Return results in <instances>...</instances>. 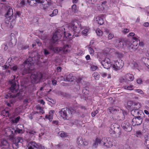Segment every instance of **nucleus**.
I'll use <instances>...</instances> for the list:
<instances>
[{"label": "nucleus", "instance_id": "nucleus-48", "mask_svg": "<svg viewBox=\"0 0 149 149\" xmlns=\"http://www.w3.org/2000/svg\"><path fill=\"white\" fill-rule=\"evenodd\" d=\"M88 50L90 54L91 55H93L94 53V51L93 49L91 47H89L88 48Z\"/></svg>", "mask_w": 149, "mask_h": 149}, {"label": "nucleus", "instance_id": "nucleus-60", "mask_svg": "<svg viewBox=\"0 0 149 149\" xmlns=\"http://www.w3.org/2000/svg\"><path fill=\"white\" fill-rule=\"evenodd\" d=\"M36 43L39 46H40L41 45V43L39 41V40H37L36 41Z\"/></svg>", "mask_w": 149, "mask_h": 149}, {"label": "nucleus", "instance_id": "nucleus-30", "mask_svg": "<svg viewBox=\"0 0 149 149\" xmlns=\"http://www.w3.org/2000/svg\"><path fill=\"white\" fill-rule=\"evenodd\" d=\"M62 50V47H54L52 51L54 53H59Z\"/></svg>", "mask_w": 149, "mask_h": 149}, {"label": "nucleus", "instance_id": "nucleus-35", "mask_svg": "<svg viewBox=\"0 0 149 149\" xmlns=\"http://www.w3.org/2000/svg\"><path fill=\"white\" fill-rule=\"evenodd\" d=\"M93 76L95 78V80H98L100 78V75L99 74L96 72H94L93 74Z\"/></svg>", "mask_w": 149, "mask_h": 149}, {"label": "nucleus", "instance_id": "nucleus-25", "mask_svg": "<svg viewBox=\"0 0 149 149\" xmlns=\"http://www.w3.org/2000/svg\"><path fill=\"white\" fill-rule=\"evenodd\" d=\"M29 5L32 6L36 3H41V1L40 0H27Z\"/></svg>", "mask_w": 149, "mask_h": 149}, {"label": "nucleus", "instance_id": "nucleus-43", "mask_svg": "<svg viewBox=\"0 0 149 149\" xmlns=\"http://www.w3.org/2000/svg\"><path fill=\"white\" fill-rule=\"evenodd\" d=\"M77 6L75 4H74L72 6V11L76 13L77 12V10L76 8Z\"/></svg>", "mask_w": 149, "mask_h": 149}, {"label": "nucleus", "instance_id": "nucleus-41", "mask_svg": "<svg viewBox=\"0 0 149 149\" xmlns=\"http://www.w3.org/2000/svg\"><path fill=\"white\" fill-rule=\"evenodd\" d=\"M82 93L85 95H87L88 94L89 91L88 89V88L87 87L84 88L82 90Z\"/></svg>", "mask_w": 149, "mask_h": 149}, {"label": "nucleus", "instance_id": "nucleus-56", "mask_svg": "<svg viewBox=\"0 0 149 149\" xmlns=\"http://www.w3.org/2000/svg\"><path fill=\"white\" fill-rule=\"evenodd\" d=\"M52 82L53 85L54 86H56V85L57 81L56 80L54 79H52Z\"/></svg>", "mask_w": 149, "mask_h": 149}, {"label": "nucleus", "instance_id": "nucleus-3", "mask_svg": "<svg viewBox=\"0 0 149 149\" xmlns=\"http://www.w3.org/2000/svg\"><path fill=\"white\" fill-rule=\"evenodd\" d=\"M10 83L12 84L10 88L11 92H9V93L6 95L5 96V98L8 99L18 97L19 98L22 95V94L19 92H17L19 91V86L18 85L17 86L15 83H12L10 82Z\"/></svg>", "mask_w": 149, "mask_h": 149}, {"label": "nucleus", "instance_id": "nucleus-21", "mask_svg": "<svg viewBox=\"0 0 149 149\" xmlns=\"http://www.w3.org/2000/svg\"><path fill=\"white\" fill-rule=\"evenodd\" d=\"M70 46L68 45H65L63 47H62V50L61 51H63L65 54L69 52L70 51Z\"/></svg>", "mask_w": 149, "mask_h": 149}, {"label": "nucleus", "instance_id": "nucleus-32", "mask_svg": "<svg viewBox=\"0 0 149 149\" xmlns=\"http://www.w3.org/2000/svg\"><path fill=\"white\" fill-rule=\"evenodd\" d=\"M115 126L114 125H111L110 127V129L109 130V132L111 134H114V130Z\"/></svg>", "mask_w": 149, "mask_h": 149}, {"label": "nucleus", "instance_id": "nucleus-39", "mask_svg": "<svg viewBox=\"0 0 149 149\" xmlns=\"http://www.w3.org/2000/svg\"><path fill=\"white\" fill-rule=\"evenodd\" d=\"M10 64V63L9 62H7L4 66L3 67V69L5 70L6 69H7L9 68H10V66H11Z\"/></svg>", "mask_w": 149, "mask_h": 149}, {"label": "nucleus", "instance_id": "nucleus-28", "mask_svg": "<svg viewBox=\"0 0 149 149\" xmlns=\"http://www.w3.org/2000/svg\"><path fill=\"white\" fill-rule=\"evenodd\" d=\"M142 60L144 61V63L148 69H149V59L148 58H143Z\"/></svg>", "mask_w": 149, "mask_h": 149}, {"label": "nucleus", "instance_id": "nucleus-53", "mask_svg": "<svg viewBox=\"0 0 149 149\" xmlns=\"http://www.w3.org/2000/svg\"><path fill=\"white\" fill-rule=\"evenodd\" d=\"M48 100H47L49 101L52 104H54L55 103V101L51 98H48Z\"/></svg>", "mask_w": 149, "mask_h": 149}, {"label": "nucleus", "instance_id": "nucleus-18", "mask_svg": "<svg viewBox=\"0 0 149 149\" xmlns=\"http://www.w3.org/2000/svg\"><path fill=\"white\" fill-rule=\"evenodd\" d=\"M138 43L133 41L132 43H130L129 44V49L131 51H134L138 48Z\"/></svg>", "mask_w": 149, "mask_h": 149}, {"label": "nucleus", "instance_id": "nucleus-13", "mask_svg": "<svg viewBox=\"0 0 149 149\" xmlns=\"http://www.w3.org/2000/svg\"><path fill=\"white\" fill-rule=\"evenodd\" d=\"M62 34L61 31L59 32L58 30L56 31L54 33L52 37V39L54 41V43H55L56 41L59 40L61 38L62 36Z\"/></svg>", "mask_w": 149, "mask_h": 149}, {"label": "nucleus", "instance_id": "nucleus-61", "mask_svg": "<svg viewBox=\"0 0 149 149\" xmlns=\"http://www.w3.org/2000/svg\"><path fill=\"white\" fill-rule=\"evenodd\" d=\"M21 15V12L20 11H17L15 14V16L16 17L17 16L20 17Z\"/></svg>", "mask_w": 149, "mask_h": 149}, {"label": "nucleus", "instance_id": "nucleus-1", "mask_svg": "<svg viewBox=\"0 0 149 149\" xmlns=\"http://www.w3.org/2000/svg\"><path fill=\"white\" fill-rule=\"evenodd\" d=\"M69 30H70L69 32L70 31L72 33H66L65 31L64 32V36L63 37V40H66V38H70L72 36H74L75 37H78L79 35V33L81 31V30L83 29H84L81 32L82 34L85 36H87L88 33L90 28L89 27H82L81 26H79L78 22L76 21H72L71 23L69 24L68 27Z\"/></svg>", "mask_w": 149, "mask_h": 149}, {"label": "nucleus", "instance_id": "nucleus-20", "mask_svg": "<svg viewBox=\"0 0 149 149\" xmlns=\"http://www.w3.org/2000/svg\"><path fill=\"white\" fill-rule=\"evenodd\" d=\"M108 110L109 111L110 113H112L113 114H115L119 111L118 107L116 106L109 107L108 109Z\"/></svg>", "mask_w": 149, "mask_h": 149}, {"label": "nucleus", "instance_id": "nucleus-45", "mask_svg": "<svg viewBox=\"0 0 149 149\" xmlns=\"http://www.w3.org/2000/svg\"><path fill=\"white\" fill-rule=\"evenodd\" d=\"M134 91L138 93L141 94H143L144 93L143 91L141 89H135L134 90Z\"/></svg>", "mask_w": 149, "mask_h": 149}, {"label": "nucleus", "instance_id": "nucleus-31", "mask_svg": "<svg viewBox=\"0 0 149 149\" xmlns=\"http://www.w3.org/2000/svg\"><path fill=\"white\" fill-rule=\"evenodd\" d=\"M23 141L22 138L21 137H17L15 139V143L17 144L18 143H22Z\"/></svg>", "mask_w": 149, "mask_h": 149}, {"label": "nucleus", "instance_id": "nucleus-44", "mask_svg": "<svg viewBox=\"0 0 149 149\" xmlns=\"http://www.w3.org/2000/svg\"><path fill=\"white\" fill-rule=\"evenodd\" d=\"M139 37L137 36H133L132 37V39L133 40H134V42H136V43H138V41H139Z\"/></svg>", "mask_w": 149, "mask_h": 149}, {"label": "nucleus", "instance_id": "nucleus-64", "mask_svg": "<svg viewBox=\"0 0 149 149\" xmlns=\"http://www.w3.org/2000/svg\"><path fill=\"white\" fill-rule=\"evenodd\" d=\"M62 68L60 66H58L57 68V71L58 72H61Z\"/></svg>", "mask_w": 149, "mask_h": 149}, {"label": "nucleus", "instance_id": "nucleus-19", "mask_svg": "<svg viewBox=\"0 0 149 149\" xmlns=\"http://www.w3.org/2000/svg\"><path fill=\"white\" fill-rule=\"evenodd\" d=\"M103 137H97L95 139L94 143L93 145V146L96 148L98 144H102V141H103Z\"/></svg>", "mask_w": 149, "mask_h": 149}, {"label": "nucleus", "instance_id": "nucleus-34", "mask_svg": "<svg viewBox=\"0 0 149 149\" xmlns=\"http://www.w3.org/2000/svg\"><path fill=\"white\" fill-rule=\"evenodd\" d=\"M96 32L97 35L99 36H101L103 34V32L99 28L96 29Z\"/></svg>", "mask_w": 149, "mask_h": 149}, {"label": "nucleus", "instance_id": "nucleus-16", "mask_svg": "<svg viewBox=\"0 0 149 149\" xmlns=\"http://www.w3.org/2000/svg\"><path fill=\"white\" fill-rule=\"evenodd\" d=\"M76 78L75 76H73L71 74H65L64 76V79L65 81H72Z\"/></svg>", "mask_w": 149, "mask_h": 149}, {"label": "nucleus", "instance_id": "nucleus-63", "mask_svg": "<svg viewBox=\"0 0 149 149\" xmlns=\"http://www.w3.org/2000/svg\"><path fill=\"white\" fill-rule=\"evenodd\" d=\"M97 113V111H95L92 112L91 113L92 116L93 117H94Z\"/></svg>", "mask_w": 149, "mask_h": 149}, {"label": "nucleus", "instance_id": "nucleus-54", "mask_svg": "<svg viewBox=\"0 0 149 149\" xmlns=\"http://www.w3.org/2000/svg\"><path fill=\"white\" fill-rule=\"evenodd\" d=\"M50 54V52L46 49H44V54L45 56H47V55Z\"/></svg>", "mask_w": 149, "mask_h": 149}, {"label": "nucleus", "instance_id": "nucleus-52", "mask_svg": "<svg viewBox=\"0 0 149 149\" xmlns=\"http://www.w3.org/2000/svg\"><path fill=\"white\" fill-rule=\"evenodd\" d=\"M10 68L12 70L15 71L17 70L18 67L17 65H15L12 67H10Z\"/></svg>", "mask_w": 149, "mask_h": 149}, {"label": "nucleus", "instance_id": "nucleus-26", "mask_svg": "<svg viewBox=\"0 0 149 149\" xmlns=\"http://www.w3.org/2000/svg\"><path fill=\"white\" fill-rule=\"evenodd\" d=\"M96 21L100 25L103 24L104 23V20L101 17H97L96 18Z\"/></svg>", "mask_w": 149, "mask_h": 149}, {"label": "nucleus", "instance_id": "nucleus-37", "mask_svg": "<svg viewBox=\"0 0 149 149\" xmlns=\"http://www.w3.org/2000/svg\"><path fill=\"white\" fill-rule=\"evenodd\" d=\"M123 87L125 89L129 90H132L133 89V85H130V86L126 85L124 86Z\"/></svg>", "mask_w": 149, "mask_h": 149}, {"label": "nucleus", "instance_id": "nucleus-33", "mask_svg": "<svg viewBox=\"0 0 149 149\" xmlns=\"http://www.w3.org/2000/svg\"><path fill=\"white\" fill-rule=\"evenodd\" d=\"M145 145L149 149V138L147 136L145 137Z\"/></svg>", "mask_w": 149, "mask_h": 149}, {"label": "nucleus", "instance_id": "nucleus-58", "mask_svg": "<svg viewBox=\"0 0 149 149\" xmlns=\"http://www.w3.org/2000/svg\"><path fill=\"white\" fill-rule=\"evenodd\" d=\"M100 74L103 77H105L107 76V74L105 72H102Z\"/></svg>", "mask_w": 149, "mask_h": 149}, {"label": "nucleus", "instance_id": "nucleus-36", "mask_svg": "<svg viewBox=\"0 0 149 149\" xmlns=\"http://www.w3.org/2000/svg\"><path fill=\"white\" fill-rule=\"evenodd\" d=\"M58 13V10L57 9H55L53 10L52 13L49 14V15L51 17H53L56 15Z\"/></svg>", "mask_w": 149, "mask_h": 149}, {"label": "nucleus", "instance_id": "nucleus-57", "mask_svg": "<svg viewBox=\"0 0 149 149\" xmlns=\"http://www.w3.org/2000/svg\"><path fill=\"white\" fill-rule=\"evenodd\" d=\"M129 29H124L123 30V32L125 34H126L127 33L129 32Z\"/></svg>", "mask_w": 149, "mask_h": 149}, {"label": "nucleus", "instance_id": "nucleus-15", "mask_svg": "<svg viewBox=\"0 0 149 149\" xmlns=\"http://www.w3.org/2000/svg\"><path fill=\"white\" fill-rule=\"evenodd\" d=\"M131 113L132 114L136 117V116H139L144 115V113L141 110L138 109H132Z\"/></svg>", "mask_w": 149, "mask_h": 149}, {"label": "nucleus", "instance_id": "nucleus-23", "mask_svg": "<svg viewBox=\"0 0 149 149\" xmlns=\"http://www.w3.org/2000/svg\"><path fill=\"white\" fill-rule=\"evenodd\" d=\"M141 107V103L138 102H134L132 109L139 110Z\"/></svg>", "mask_w": 149, "mask_h": 149}, {"label": "nucleus", "instance_id": "nucleus-24", "mask_svg": "<svg viewBox=\"0 0 149 149\" xmlns=\"http://www.w3.org/2000/svg\"><path fill=\"white\" fill-rule=\"evenodd\" d=\"M134 78V76L132 74H127L125 76V80L132 81L133 80Z\"/></svg>", "mask_w": 149, "mask_h": 149}, {"label": "nucleus", "instance_id": "nucleus-17", "mask_svg": "<svg viewBox=\"0 0 149 149\" xmlns=\"http://www.w3.org/2000/svg\"><path fill=\"white\" fill-rule=\"evenodd\" d=\"M55 111L53 110H50L48 114H46L45 117V119L48 120L50 122L52 121L53 118L54 114Z\"/></svg>", "mask_w": 149, "mask_h": 149}, {"label": "nucleus", "instance_id": "nucleus-8", "mask_svg": "<svg viewBox=\"0 0 149 149\" xmlns=\"http://www.w3.org/2000/svg\"><path fill=\"white\" fill-rule=\"evenodd\" d=\"M29 146L28 149H33L34 148H36L39 149H43L44 148V146H42L39 143H36L34 141H32L29 144Z\"/></svg>", "mask_w": 149, "mask_h": 149}, {"label": "nucleus", "instance_id": "nucleus-11", "mask_svg": "<svg viewBox=\"0 0 149 149\" xmlns=\"http://www.w3.org/2000/svg\"><path fill=\"white\" fill-rule=\"evenodd\" d=\"M122 127L127 132H130L132 129L131 125L127 121L123 122L121 124Z\"/></svg>", "mask_w": 149, "mask_h": 149}, {"label": "nucleus", "instance_id": "nucleus-40", "mask_svg": "<svg viewBox=\"0 0 149 149\" xmlns=\"http://www.w3.org/2000/svg\"><path fill=\"white\" fill-rule=\"evenodd\" d=\"M59 134L60 136L61 137H65L67 136V133L63 131H61L59 132Z\"/></svg>", "mask_w": 149, "mask_h": 149}, {"label": "nucleus", "instance_id": "nucleus-9", "mask_svg": "<svg viewBox=\"0 0 149 149\" xmlns=\"http://www.w3.org/2000/svg\"><path fill=\"white\" fill-rule=\"evenodd\" d=\"M103 141H102V144H103L104 146H106L107 148H110L112 146V139L110 138L103 137Z\"/></svg>", "mask_w": 149, "mask_h": 149}, {"label": "nucleus", "instance_id": "nucleus-12", "mask_svg": "<svg viewBox=\"0 0 149 149\" xmlns=\"http://www.w3.org/2000/svg\"><path fill=\"white\" fill-rule=\"evenodd\" d=\"M142 122V119L141 116H139L136 117L135 118H133L132 119V122L133 126L138 125H140Z\"/></svg>", "mask_w": 149, "mask_h": 149}, {"label": "nucleus", "instance_id": "nucleus-4", "mask_svg": "<svg viewBox=\"0 0 149 149\" xmlns=\"http://www.w3.org/2000/svg\"><path fill=\"white\" fill-rule=\"evenodd\" d=\"M7 6V7L8 9L6 13L5 14V16L6 17L5 21L6 23L7 24H10V26H13L15 24L17 17L15 15H13V10L11 7Z\"/></svg>", "mask_w": 149, "mask_h": 149}, {"label": "nucleus", "instance_id": "nucleus-2", "mask_svg": "<svg viewBox=\"0 0 149 149\" xmlns=\"http://www.w3.org/2000/svg\"><path fill=\"white\" fill-rule=\"evenodd\" d=\"M33 57H29L24 62L25 66L27 67V69L25 68L24 72L26 74L31 73V82L33 84H36L40 81L43 75L40 72H33V70L32 69L33 64Z\"/></svg>", "mask_w": 149, "mask_h": 149}, {"label": "nucleus", "instance_id": "nucleus-27", "mask_svg": "<svg viewBox=\"0 0 149 149\" xmlns=\"http://www.w3.org/2000/svg\"><path fill=\"white\" fill-rule=\"evenodd\" d=\"M134 102L131 101H128L127 102L126 107L128 109H132Z\"/></svg>", "mask_w": 149, "mask_h": 149}, {"label": "nucleus", "instance_id": "nucleus-51", "mask_svg": "<svg viewBox=\"0 0 149 149\" xmlns=\"http://www.w3.org/2000/svg\"><path fill=\"white\" fill-rule=\"evenodd\" d=\"M125 80V79L124 78H123L122 77H121L119 79V81L121 83H122L124 82H126Z\"/></svg>", "mask_w": 149, "mask_h": 149}, {"label": "nucleus", "instance_id": "nucleus-47", "mask_svg": "<svg viewBox=\"0 0 149 149\" xmlns=\"http://www.w3.org/2000/svg\"><path fill=\"white\" fill-rule=\"evenodd\" d=\"M23 130L22 129H19L18 128H17L16 130H15L14 132L15 133H18L19 134L22 133Z\"/></svg>", "mask_w": 149, "mask_h": 149}, {"label": "nucleus", "instance_id": "nucleus-6", "mask_svg": "<svg viewBox=\"0 0 149 149\" xmlns=\"http://www.w3.org/2000/svg\"><path fill=\"white\" fill-rule=\"evenodd\" d=\"M124 63L123 61L120 59L116 61H114L113 65V68L114 70L117 71L121 69L123 66Z\"/></svg>", "mask_w": 149, "mask_h": 149}, {"label": "nucleus", "instance_id": "nucleus-50", "mask_svg": "<svg viewBox=\"0 0 149 149\" xmlns=\"http://www.w3.org/2000/svg\"><path fill=\"white\" fill-rule=\"evenodd\" d=\"M15 97H12L11 98H12L10 100V102L12 104H13L14 103H15L16 101L15 99L14 98Z\"/></svg>", "mask_w": 149, "mask_h": 149}, {"label": "nucleus", "instance_id": "nucleus-42", "mask_svg": "<svg viewBox=\"0 0 149 149\" xmlns=\"http://www.w3.org/2000/svg\"><path fill=\"white\" fill-rule=\"evenodd\" d=\"M10 131L11 133L10 136V139H13L14 138L15 134L13 133V131H11L10 129Z\"/></svg>", "mask_w": 149, "mask_h": 149}, {"label": "nucleus", "instance_id": "nucleus-29", "mask_svg": "<svg viewBox=\"0 0 149 149\" xmlns=\"http://www.w3.org/2000/svg\"><path fill=\"white\" fill-rule=\"evenodd\" d=\"M2 113L4 116L9 117L10 115L7 108H6L2 111Z\"/></svg>", "mask_w": 149, "mask_h": 149}, {"label": "nucleus", "instance_id": "nucleus-7", "mask_svg": "<svg viewBox=\"0 0 149 149\" xmlns=\"http://www.w3.org/2000/svg\"><path fill=\"white\" fill-rule=\"evenodd\" d=\"M77 144L78 147L81 148L83 146H87L88 143L85 139H83L81 137H79L77 138Z\"/></svg>", "mask_w": 149, "mask_h": 149}, {"label": "nucleus", "instance_id": "nucleus-38", "mask_svg": "<svg viewBox=\"0 0 149 149\" xmlns=\"http://www.w3.org/2000/svg\"><path fill=\"white\" fill-rule=\"evenodd\" d=\"M20 117V116H18L17 118H15L14 119H13L12 120V122L13 123H17L19 121Z\"/></svg>", "mask_w": 149, "mask_h": 149}, {"label": "nucleus", "instance_id": "nucleus-14", "mask_svg": "<svg viewBox=\"0 0 149 149\" xmlns=\"http://www.w3.org/2000/svg\"><path fill=\"white\" fill-rule=\"evenodd\" d=\"M41 3L42 5V9L45 10L49 7L51 2V0H42Z\"/></svg>", "mask_w": 149, "mask_h": 149}, {"label": "nucleus", "instance_id": "nucleus-5", "mask_svg": "<svg viewBox=\"0 0 149 149\" xmlns=\"http://www.w3.org/2000/svg\"><path fill=\"white\" fill-rule=\"evenodd\" d=\"M75 110L71 107L68 108H64L61 109L58 112L59 115L64 120H69L72 116V113L75 112Z\"/></svg>", "mask_w": 149, "mask_h": 149}, {"label": "nucleus", "instance_id": "nucleus-22", "mask_svg": "<svg viewBox=\"0 0 149 149\" xmlns=\"http://www.w3.org/2000/svg\"><path fill=\"white\" fill-rule=\"evenodd\" d=\"M114 134H118L120 135L121 134V129L119 125L116 124L114 125Z\"/></svg>", "mask_w": 149, "mask_h": 149}, {"label": "nucleus", "instance_id": "nucleus-46", "mask_svg": "<svg viewBox=\"0 0 149 149\" xmlns=\"http://www.w3.org/2000/svg\"><path fill=\"white\" fill-rule=\"evenodd\" d=\"M114 37V34L113 33H110L108 36V38L109 40H111Z\"/></svg>", "mask_w": 149, "mask_h": 149}, {"label": "nucleus", "instance_id": "nucleus-59", "mask_svg": "<svg viewBox=\"0 0 149 149\" xmlns=\"http://www.w3.org/2000/svg\"><path fill=\"white\" fill-rule=\"evenodd\" d=\"M138 42H139V45L140 46L142 47L144 46V43L143 42H140V41H138Z\"/></svg>", "mask_w": 149, "mask_h": 149}, {"label": "nucleus", "instance_id": "nucleus-62", "mask_svg": "<svg viewBox=\"0 0 149 149\" xmlns=\"http://www.w3.org/2000/svg\"><path fill=\"white\" fill-rule=\"evenodd\" d=\"M136 82L138 84H141L142 82V79L140 78L137 79H136Z\"/></svg>", "mask_w": 149, "mask_h": 149}, {"label": "nucleus", "instance_id": "nucleus-49", "mask_svg": "<svg viewBox=\"0 0 149 149\" xmlns=\"http://www.w3.org/2000/svg\"><path fill=\"white\" fill-rule=\"evenodd\" d=\"M4 59L1 55H0V65L3 64L4 62Z\"/></svg>", "mask_w": 149, "mask_h": 149}, {"label": "nucleus", "instance_id": "nucleus-10", "mask_svg": "<svg viewBox=\"0 0 149 149\" xmlns=\"http://www.w3.org/2000/svg\"><path fill=\"white\" fill-rule=\"evenodd\" d=\"M111 63L110 59L107 57H106L101 62L102 66L106 69H108L110 68Z\"/></svg>", "mask_w": 149, "mask_h": 149}, {"label": "nucleus", "instance_id": "nucleus-55", "mask_svg": "<svg viewBox=\"0 0 149 149\" xmlns=\"http://www.w3.org/2000/svg\"><path fill=\"white\" fill-rule=\"evenodd\" d=\"M29 47V46L27 45H23L21 49L22 50L26 49H27Z\"/></svg>", "mask_w": 149, "mask_h": 149}]
</instances>
